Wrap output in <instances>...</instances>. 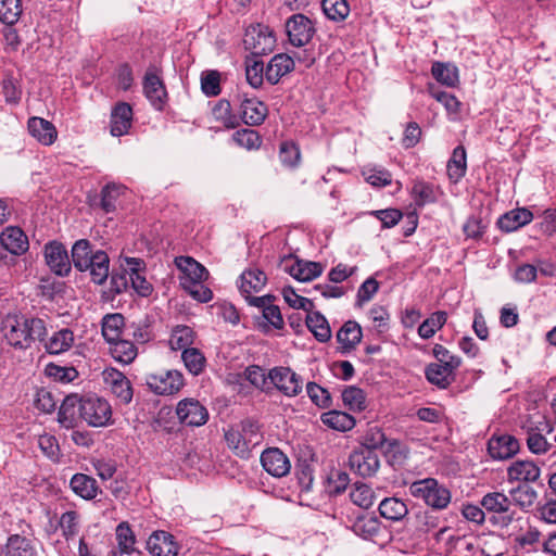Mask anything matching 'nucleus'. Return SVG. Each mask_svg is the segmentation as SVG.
Listing matches in <instances>:
<instances>
[{"instance_id":"nucleus-55","label":"nucleus","mask_w":556,"mask_h":556,"mask_svg":"<svg viewBox=\"0 0 556 556\" xmlns=\"http://www.w3.org/2000/svg\"><path fill=\"white\" fill-rule=\"evenodd\" d=\"M412 194L418 206L433 203L437 200L433 186L425 181H416L412 188Z\"/></svg>"},{"instance_id":"nucleus-50","label":"nucleus","mask_w":556,"mask_h":556,"mask_svg":"<svg viewBox=\"0 0 556 556\" xmlns=\"http://www.w3.org/2000/svg\"><path fill=\"white\" fill-rule=\"evenodd\" d=\"M215 118L225 127L233 129L239 126V118L231 111V104L227 100H219L213 109Z\"/></svg>"},{"instance_id":"nucleus-27","label":"nucleus","mask_w":556,"mask_h":556,"mask_svg":"<svg viewBox=\"0 0 556 556\" xmlns=\"http://www.w3.org/2000/svg\"><path fill=\"white\" fill-rule=\"evenodd\" d=\"M507 477L510 482H531L540 477V469L531 460H516L508 467Z\"/></svg>"},{"instance_id":"nucleus-15","label":"nucleus","mask_w":556,"mask_h":556,"mask_svg":"<svg viewBox=\"0 0 556 556\" xmlns=\"http://www.w3.org/2000/svg\"><path fill=\"white\" fill-rule=\"evenodd\" d=\"M147 549L152 556H177L179 545L173 534L160 530L149 536Z\"/></svg>"},{"instance_id":"nucleus-42","label":"nucleus","mask_w":556,"mask_h":556,"mask_svg":"<svg viewBox=\"0 0 556 556\" xmlns=\"http://www.w3.org/2000/svg\"><path fill=\"white\" fill-rule=\"evenodd\" d=\"M439 518L430 511H418L414 516L413 527L414 535L421 539L432 530L439 527Z\"/></svg>"},{"instance_id":"nucleus-8","label":"nucleus","mask_w":556,"mask_h":556,"mask_svg":"<svg viewBox=\"0 0 556 556\" xmlns=\"http://www.w3.org/2000/svg\"><path fill=\"white\" fill-rule=\"evenodd\" d=\"M268 379L287 396H295L303 389V379L289 367L273 368L268 374Z\"/></svg>"},{"instance_id":"nucleus-48","label":"nucleus","mask_w":556,"mask_h":556,"mask_svg":"<svg viewBox=\"0 0 556 556\" xmlns=\"http://www.w3.org/2000/svg\"><path fill=\"white\" fill-rule=\"evenodd\" d=\"M194 332L188 326H177L170 334L169 345L173 350L191 349L190 345L193 343Z\"/></svg>"},{"instance_id":"nucleus-52","label":"nucleus","mask_w":556,"mask_h":556,"mask_svg":"<svg viewBox=\"0 0 556 556\" xmlns=\"http://www.w3.org/2000/svg\"><path fill=\"white\" fill-rule=\"evenodd\" d=\"M22 14L21 0H0V21L8 25L15 24Z\"/></svg>"},{"instance_id":"nucleus-1","label":"nucleus","mask_w":556,"mask_h":556,"mask_svg":"<svg viewBox=\"0 0 556 556\" xmlns=\"http://www.w3.org/2000/svg\"><path fill=\"white\" fill-rule=\"evenodd\" d=\"M1 331L8 343L18 349H27L33 341H43L47 336L46 324L41 318L18 315H8L2 320Z\"/></svg>"},{"instance_id":"nucleus-44","label":"nucleus","mask_w":556,"mask_h":556,"mask_svg":"<svg viewBox=\"0 0 556 556\" xmlns=\"http://www.w3.org/2000/svg\"><path fill=\"white\" fill-rule=\"evenodd\" d=\"M126 187L121 184L111 182L105 185L101 190V208L105 213H111L116 210L117 199L124 194Z\"/></svg>"},{"instance_id":"nucleus-19","label":"nucleus","mask_w":556,"mask_h":556,"mask_svg":"<svg viewBox=\"0 0 556 556\" xmlns=\"http://www.w3.org/2000/svg\"><path fill=\"white\" fill-rule=\"evenodd\" d=\"M267 28H262L261 26L252 27L248 29L243 39L245 48L251 50V52L255 55L266 54L271 51L275 39L274 37L266 33Z\"/></svg>"},{"instance_id":"nucleus-53","label":"nucleus","mask_w":556,"mask_h":556,"mask_svg":"<svg viewBox=\"0 0 556 556\" xmlns=\"http://www.w3.org/2000/svg\"><path fill=\"white\" fill-rule=\"evenodd\" d=\"M481 505L489 511L504 513L509 509L510 500L503 493L493 492L483 496Z\"/></svg>"},{"instance_id":"nucleus-9","label":"nucleus","mask_w":556,"mask_h":556,"mask_svg":"<svg viewBox=\"0 0 556 556\" xmlns=\"http://www.w3.org/2000/svg\"><path fill=\"white\" fill-rule=\"evenodd\" d=\"M46 264L58 276H67L71 271V261L65 247L58 241H51L43 248Z\"/></svg>"},{"instance_id":"nucleus-28","label":"nucleus","mask_w":556,"mask_h":556,"mask_svg":"<svg viewBox=\"0 0 556 556\" xmlns=\"http://www.w3.org/2000/svg\"><path fill=\"white\" fill-rule=\"evenodd\" d=\"M70 485L73 492L84 500H93L100 492L96 479L85 473H75Z\"/></svg>"},{"instance_id":"nucleus-24","label":"nucleus","mask_w":556,"mask_h":556,"mask_svg":"<svg viewBox=\"0 0 556 556\" xmlns=\"http://www.w3.org/2000/svg\"><path fill=\"white\" fill-rule=\"evenodd\" d=\"M27 127L29 134L45 146H51L58 137L54 125L41 117H30Z\"/></svg>"},{"instance_id":"nucleus-36","label":"nucleus","mask_w":556,"mask_h":556,"mask_svg":"<svg viewBox=\"0 0 556 556\" xmlns=\"http://www.w3.org/2000/svg\"><path fill=\"white\" fill-rule=\"evenodd\" d=\"M7 556H36L31 541L20 534L9 536L5 545Z\"/></svg>"},{"instance_id":"nucleus-16","label":"nucleus","mask_w":556,"mask_h":556,"mask_svg":"<svg viewBox=\"0 0 556 556\" xmlns=\"http://www.w3.org/2000/svg\"><path fill=\"white\" fill-rule=\"evenodd\" d=\"M241 119L250 126L261 125L267 116V106L256 98L238 97Z\"/></svg>"},{"instance_id":"nucleus-49","label":"nucleus","mask_w":556,"mask_h":556,"mask_svg":"<svg viewBox=\"0 0 556 556\" xmlns=\"http://www.w3.org/2000/svg\"><path fill=\"white\" fill-rule=\"evenodd\" d=\"M181 358L186 368L193 376L200 375L205 367L206 359L202 352H200L198 349H185L181 354Z\"/></svg>"},{"instance_id":"nucleus-57","label":"nucleus","mask_w":556,"mask_h":556,"mask_svg":"<svg viewBox=\"0 0 556 556\" xmlns=\"http://www.w3.org/2000/svg\"><path fill=\"white\" fill-rule=\"evenodd\" d=\"M233 140L238 146L248 150L258 149L262 143L258 132L249 128L237 130L233 134Z\"/></svg>"},{"instance_id":"nucleus-29","label":"nucleus","mask_w":556,"mask_h":556,"mask_svg":"<svg viewBox=\"0 0 556 556\" xmlns=\"http://www.w3.org/2000/svg\"><path fill=\"white\" fill-rule=\"evenodd\" d=\"M456 370L457 369L448 368L437 363H431L426 367L425 375L431 384L440 389H446L454 382Z\"/></svg>"},{"instance_id":"nucleus-64","label":"nucleus","mask_w":556,"mask_h":556,"mask_svg":"<svg viewBox=\"0 0 556 556\" xmlns=\"http://www.w3.org/2000/svg\"><path fill=\"white\" fill-rule=\"evenodd\" d=\"M486 229V224L483 223L482 218L476 215L468 217L463 226V231L466 238L479 239L483 236Z\"/></svg>"},{"instance_id":"nucleus-20","label":"nucleus","mask_w":556,"mask_h":556,"mask_svg":"<svg viewBox=\"0 0 556 556\" xmlns=\"http://www.w3.org/2000/svg\"><path fill=\"white\" fill-rule=\"evenodd\" d=\"M143 91L148 100L156 110H162L166 103L167 92L162 79L151 70L143 78Z\"/></svg>"},{"instance_id":"nucleus-34","label":"nucleus","mask_w":556,"mask_h":556,"mask_svg":"<svg viewBox=\"0 0 556 556\" xmlns=\"http://www.w3.org/2000/svg\"><path fill=\"white\" fill-rule=\"evenodd\" d=\"M447 175L453 182H458L466 174L467 161L466 150L463 146L454 149L451 159L447 162Z\"/></svg>"},{"instance_id":"nucleus-32","label":"nucleus","mask_w":556,"mask_h":556,"mask_svg":"<svg viewBox=\"0 0 556 556\" xmlns=\"http://www.w3.org/2000/svg\"><path fill=\"white\" fill-rule=\"evenodd\" d=\"M266 280L265 273L258 268L244 270L240 276V291L248 299L251 293L261 291Z\"/></svg>"},{"instance_id":"nucleus-54","label":"nucleus","mask_w":556,"mask_h":556,"mask_svg":"<svg viewBox=\"0 0 556 556\" xmlns=\"http://www.w3.org/2000/svg\"><path fill=\"white\" fill-rule=\"evenodd\" d=\"M365 400L366 396L364 391L357 387H348L342 392V401L344 405L352 410L365 409Z\"/></svg>"},{"instance_id":"nucleus-59","label":"nucleus","mask_w":556,"mask_h":556,"mask_svg":"<svg viewBox=\"0 0 556 556\" xmlns=\"http://www.w3.org/2000/svg\"><path fill=\"white\" fill-rule=\"evenodd\" d=\"M511 500L520 507L527 508L533 505L536 492L528 484H521L510 491Z\"/></svg>"},{"instance_id":"nucleus-56","label":"nucleus","mask_w":556,"mask_h":556,"mask_svg":"<svg viewBox=\"0 0 556 556\" xmlns=\"http://www.w3.org/2000/svg\"><path fill=\"white\" fill-rule=\"evenodd\" d=\"M59 525L65 540L73 539L79 531V515L75 510L62 514Z\"/></svg>"},{"instance_id":"nucleus-17","label":"nucleus","mask_w":556,"mask_h":556,"mask_svg":"<svg viewBox=\"0 0 556 556\" xmlns=\"http://www.w3.org/2000/svg\"><path fill=\"white\" fill-rule=\"evenodd\" d=\"M519 451L516 438L509 434L492 435L488 442V452L493 459L511 458Z\"/></svg>"},{"instance_id":"nucleus-35","label":"nucleus","mask_w":556,"mask_h":556,"mask_svg":"<svg viewBox=\"0 0 556 556\" xmlns=\"http://www.w3.org/2000/svg\"><path fill=\"white\" fill-rule=\"evenodd\" d=\"M125 318L122 314H108L102 320V334L111 343L122 338L124 333Z\"/></svg>"},{"instance_id":"nucleus-30","label":"nucleus","mask_w":556,"mask_h":556,"mask_svg":"<svg viewBox=\"0 0 556 556\" xmlns=\"http://www.w3.org/2000/svg\"><path fill=\"white\" fill-rule=\"evenodd\" d=\"M83 396L78 394H70L63 400L58 420L65 428H72L76 421V415L79 414V405H81Z\"/></svg>"},{"instance_id":"nucleus-60","label":"nucleus","mask_w":556,"mask_h":556,"mask_svg":"<svg viewBox=\"0 0 556 556\" xmlns=\"http://www.w3.org/2000/svg\"><path fill=\"white\" fill-rule=\"evenodd\" d=\"M45 374L47 377L52 378L55 381L60 382H71L73 381L78 372L74 367H63L50 363L45 368Z\"/></svg>"},{"instance_id":"nucleus-21","label":"nucleus","mask_w":556,"mask_h":556,"mask_svg":"<svg viewBox=\"0 0 556 556\" xmlns=\"http://www.w3.org/2000/svg\"><path fill=\"white\" fill-rule=\"evenodd\" d=\"M294 70V60L287 53H278L268 62L265 77L268 83L276 85L283 76Z\"/></svg>"},{"instance_id":"nucleus-13","label":"nucleus","mask_w":556,"mask_h":556,"mask_svg":"<svg viewBox=\"0 0 556 556\" xmlns=\"http://www.w3.org/2000/svg\"><path fill=\"white\" fill-rule=\"evenodd\" d=\"M261 463L264 470L276 478L287 476L291 469L288 456L278 447L266 448L261 455Z\"/></svg>"},{"instance_id":"nucleus-18","label":"nucleus","mask_w":556,"mask_h":556,"mask_svg":"<svg viewBox=\"0 0 556 556\" xmlns=\"http://www.w3.org/2000/svg\"><path fill=\"white\" fill-rule=\"evenodd\" d=\"M104 381L110 386L112 393L123 404H129L132 400V388L127 377L116 369H108L103 372Z\"/></svg>"},{"instance_id":"nucleus-11","label":"nucleus","mask_w":556,"mask_h":556,"mask_svg":"<svg viewBox=\"0 0 556 556\" xmlns=\"http://www.w3.org/2000/svg\"><path fill=\"white\" fill-rule=\"evenodd\" d=\"M349 464L355 473L364 478L374 476L380 467L377 452L362 447L350 455Z\"/></svg>"},{"instance_id":"nucleus-45","label":"nucleus","mask_w":556,"mask_h":556,"mask_svg":"<svg viewBox=\"0 0 556 556\" xmlns=\"http://www.w3.org/2000/svg\"><path fill=\"white\" fill-rule=\"evenodd\" d=\"M447 320V314L444 311L432 313L426 320L418 327V334L422 339H430L434 333L441 329Z\"/></svg>"},{"instance_id":"nucleus-14","label":"nucleus","mask_w":556,"mask_h":556,"mask_svg":"<svg viewBox=\"0 0 556 556\" xmlns=\"http://www.w3.org/2000/svg\"><path fill=\"white\" fill-rule=\"evenodd\" d=\"M381 520L374 514H358L351 519L349 529L358 538L375 541L381 532Z\"/></svg>"},{"instance_id":"nucleus-62","label":"nucleus","mask_w":556,"mask_h":556,"mask_svg":"<svg viewBox=\"0 0 556 556\" xmlns=\"http://www.w3.org/2000/svg\"><path fill=\"white\" fill-rule=\"evenodd\" d=\"M220 75L217 71H207L202 74L201 89L207 97H216L220 93Z\"/></svg>"},{"instance_id":"nucleus-43","label":"nucleus","mask_w":556,"mask_h":556,"mask_svg":"<svg viewBox=\"0 0 556 556\" xmlns=\"http://www.w3.org/2000/svg\"><path fill=\"white\" fill-rule=\"evenodd\" d=\"M350 498L354 505L364 509H368L374 505L376 495L368 484L356 482L352 486Z\"/></svg>"},{"instance_id":"nucleus-31","label":"nucleus","mask_w":556,"mask_h":556,"mask_svg":"<svg viewBox=\"0 0 556 556\" xmlns=\"http://www.w3.org/2000/svg\"><path fill=\"white\" fill-rule=\"evenodd\" d=\"M378 510L382 518L393 522L403 520L408 514L407 505L397 497L383 498Z\"/></svg>"},{"instance_id":"nucleus-46","label":"nucleus","mask_w":556,"mask_h":556,"mask_svg":"<svg viewBox=\"0 0 556 556\" xmlns=\"http://www.w3.org/2000/svg\"><path fill=\"white\" fill-rule=\"evenodd\" d=\"M115 535L122 553L131 554L136 551V535L127 521L117 525Z\"/></svg>"},{"instance_id":"nucleus-3","label":"nucleus","mask_w":556,"mask_h":556,"mask_svg":"<svg viewBox=\"0 0 556 556\" xmlns=\"http://www.w3.org/2000/svg\"><path fill=\"white\" fill-rule=\"evenodd\" d=\"M257 439L258 427L252 420H243L225 432V440L228 446L240 456L247 455L250 445L256 444Z\"/></svg>"},{"instance_id":"nucleus-51","label":"nucleus","mask_w":556,"mask_h":556,"mask_svg":"<svg viewBox=\"0 0 556 556\" xmlns=\"http://www.w3.org/2000/svg\"><path fill=\"white\" fill-rule=\"evenodd\" d=\"M323 11L332 21H343L350 13L346 0H323Z\"/></svg>"},{"instance_id":"nucleus-58","label":"nucleus","mask_w":556,"mask_h":556,"mask_svg":"<svg viewBox=\"0 0 556 556\" xmlns=\"http://www.w3.org/2000/svg\"><path fill=\"white\" fill-rule=\"evenodd\" d=\"M306 393L311 401L320 408H328L331 405L329 391L315 382L306 384Z\"/></svg>"},{"instance_id":"nucleus-12","label":"nucleus","mask_w":556,"mask_h":556,"mask_svg":"<svg viewBox=\"0 0 556 556\" xmlns=\"http://www.w3.org/2000/svg\"><path fill=\"white\" fill-rule=\"evenodd\" d=\"M175 264L180 270L179 283L181 287H190L193 282H203L208 277L207 269L190 256H178Z\"/></svg>"},{"instance_id":"nucleus-61","label":"nucleus","mask_w":556,"mask_h":556,"mask_svg":"<svg viewBox=\"0 0 556 556\" xmlns=\"http://www.w3.org/2000/svg\"><path fill=\"white\" fill-rule=\"evenodd\" d=\"M282 295L285 301L293 308L303 309L305 312L312 313L314 308V303L312 300L299 295L293 288L287 287L282 290Z\"/></svg>"},{"instance_id":"nucleus-47","label":"nucleus","mask_w":556,"mask_h":556,"mask_svg":"<svg viewBox=\"0 0 556 556\" xmlns=\"http://www.w3.org/2000/svg\"><path fill=\"white\" fill-rule=\"evenodd\" d=\"M432 76L447 87H454L458 83V71L451 64L435 62L431 68Z\"/></svg>"},{"instance_id":"nucleus-39","label":"nucleus","mask_w":556,"mask_h":556,"mask_svg":"<svg viewBox=\"0 0 556 556\" xmlns=\"http://www.w3.org/2000/svg\"><path fill=\"white\" fill-rule=\"evenodd\" d=\"M91 243L87 239L77 240L72 247V262L79 271H87V261L93 255Z\"/></svg>"},{"instance_id":"nucleus-25","label":"nucleus","mask_w":556,"mask_h":556,"mask_svg":"<svg viewBox=\"0 0 556 556\" xmlns=\"http://www.w3.org/2000/svg\"><path fill=\"white\" fill-rule=\"evenodd\" d=\"M87 270L90 274L91 281L96 285H102L110 275V258L108 254L98 250L87 261Z\"/></svg>"},{"instance_id":"nucleus-22","label":"nucleus","mask_w":556,"mask_h":556,"mask_svg":"<svg viewBox=\"0 0 556 556\" xmlns=\"http://www.w3.org/2000/svg\"><path fill=\"white\" fill-rule=\"evenodd\" d=\"M0 243L4 250L14 255H21L28 250L29 243L26 235L18 227H8L0 236Z\"/></svg>"},{"instance_id":"nucleus-38","label":"nucleus","mask_w":556,"mask_h":556,"mask_svg":"<svg viewBox=\"0 0 556 556\" xmlns=\"http://www.w3.org/2000/svg\"><path fill=\"white\" fill-rule=\"evenodd\" d=\"M321 421L329 428L338 431H348L355 426V419L348 413L329 410L321 415Z\"/></svg>"},{"instance_id":"nucleus-26","label":"nucleus","mask_w":556,"mask_h":556,"mask_svg":"<svg viewBox=\"0 0 556 556\" xmlns=\"http://www.w3.org/2000/svg\"><path fill=\"white\" fill-rule=\"evenodd\" d=\"M532 218L533 214L528 208H515L502 215L497 220V226L505 232H511L529 224Z\"/></svg>"},{"instance_id":"nucleus-7","label":"nucleus","mask_w":556,"mask_h":556,"mask_svg":"<svg viewBox=\"0 0 556 556\" xmlns=\"http://www.w3.org/2000/svg\"><path fill=\"white\" fill-rule=\"evenodd\" d=\"M280 266L286 273L302 282L313 280L323 273L320 263L294 258L292 255L282 257Z\"/></svg>"},{"instance_id":"nucleus-40","label":"nucleus","mask_w":556,"mask_h":556,"mask_svg":"<svg viewBox=\"0 0 556 556\" xmlns=\"http://www.w3.org/2000/svg\"><path fill=\"white\" fill-rule=\"evenodd\" d=\"M110 344L112 356L119 363L130 364L137 356L138 350L129 340L118 338Z\"/></svg>"},{"instance_id":"nucleus-6","label":"nucleus","mask_w":556,"mask_h":556,"mask_svg":"<svg viewBox=\"0 0 556 556\" xmlns=\"http://www.w3.org/2000/svg\"><path fill=\"white\" fill-rule=\"evenodd\" d=\"M147 387L157 395L177 393L185 384L184 376L178 370H166L146 376Z\"/></svg>"},{"instance_id":"nucleus-33","label":"nucleus","mask_w":556,"mask_h":556,"mask_svg":"<svg viewBox=\"0 0 556 556\" xmlns=\"http://www.w3.org/2000/svg\"><path fill=\"white\" fill-rule=\"evenodd\" d=\"M74 343V333L68 328L55 331L45 343L49 354H61L68 351Z\"/></svg>"},{"instance_id":"nucleus-63","label":"nucleus","mask_w":556,"mask_h":556,"mask_svg":"<svg viewBox=\"0 0 556 556\" xmlns=\"http://www.w3.org/2000/svg\"><path fill=\"white\" fill-rule=\"evenodd\" d=\"M432 352L433 356L439 362L438 364L440 365L457 369L462 364V358L459 356L451 353L445 346L441 344H435Z\"/></svg>"},{"instance_id":"nucleus-41","label":"nucleus","mask_w":556,"mask_h":556,"mask_svg":"<svg viewBox=\"0 0 556 556\" xmlns=\"http://www.w3.org/2000/svg\"><path fill=\"white\" fill-rule=\"evenodd\" d=\"M306 325L318 341L327 342L331 338L328 321L320 313H309L306 317Z\"/></svg>"},{"instance_id":"nucleus-2","label":"nucleus","mask_w":556,"mask_h":556,"mask_svg":"<svg viewBox=\"0 0 556 556\" xmlns=\"http://www.w3.org/2000/svg\"><path fill=\"white\" fill-rule=\"evenodd\" d=\"M409 493L435 509H444L451 502L450 490L433 478L413 482L409 485Z\"/></svg>"},{"instance_id":"nucleus-37","label":"nucleus","mask_w":556,"mask_h":556,"mask_svg":"<svg viewBox=\"0 0 556 556\" xmlns=\"http://www.w3.org/2000/svg\"><path fill=\"white\" fill-rule=\"evenodd\" d=\"M362 339L361 326L353 320L346 321L337 332V340L343 349L351 350Z\"/></svg>"},{"instance_id":"nucleus-10","label":"nucleus","mask_w":556,"mask_h":556,"mask_svg":"<svg viewBox=\"0 0 556 556\" xmlns=\"http://www.w3.org/2000/svg\"><path fill=\"white\" fill-rule=\"evenodd\" d=\"M176 414L180 422L200 427L208 419L207 409L195 399H184L177 404Z\"/></svg>"},{"instance_id":"nucleus-23","label":"nucleus","mask_w":556,"mask_h":556,"mask_svg":"<svg viewBox=\"0 0 556 556\" xmlns=\"http://www.w3.org/2000/svg\"><path fill=\"white\" fill-rule=\"evenodd\" d=\"M132 109L126 102H121L115 105L111 114V134L114 137H119L127 134L131 126Z\"/></svg>"},{"instance_id":"nucleus-5","label":"nucleus","mask_w":556,"mask_h":556,"mask_svg":"<svg viewBox=\"0 0 556 556\" xmlns=\"http://www.w3.org/2000/svg\"><path fill=\"white\" fill-rule=\"evenodd\" d=\"M285 29L288 41L296 48L309 43L316 33L313 22L302 13H295L288 17Z\"/></svg>"},{"instance_id":"nucleus-4","label":"nucleus","mask_w":556,"mask_h":556,"mask_svg":"<svg viewBox=\"0 0 556 556\" xmlns=\"http://www.w3.org/2000/svg\"><path fill=\"white\" fill-rule=\"evenodd\" d=\"M79 416L91 427H104L112 417L111 405L106 400L98 396H83Z\"/></svg>"}]
</instances>
